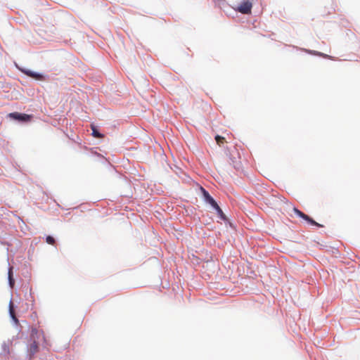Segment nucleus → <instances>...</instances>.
<instances>
[{
    "instance_id": "f257e3e1",
    "label": "nucleus",
    "mask_w": 360,
    "mask_h": 360,
    "mask_svg": "<svg viewBox=\"0 0 360 360\" xmlns=\"http://www.w3.org/2000/svg\"><path fill=\"white\" fill-rule=\"evenodd\" d=\"M38 334L37 328H32L31 330L30 337L33 340V342L30 345L28 352L30 356H34L39 351V345L36 341V337Z\"/></svg>"
},
{
    "instance_id": "f03ea898",
    "label": "nucleus",
    "mask_w": 360,
    "mask_h": 360,
    "mask_svg": "<svg viewBox=\"0 0 360 360\" xmlns=\"http://www.w3.org/2000/svg\"><path fill=\"white\" fill-rule=\"evenodd\" d=\"M292 211L293 212L295 213V214L300 218H302V219L305 220L306 221H307L309 224L313 225V226H318V227H323V225L317 223L316 221H315L313 219H311V217H309L308 215L305 214L304 212H302V211H300V210H298L297 208L296 207H294L292 209Z\"/></svg>"
},
{
    "instance_id": "7ed1b4c3",
    "label": "nucleus",
    "mask_w": 360,
    "mask_h": 360,
    "mask_svg": "<svg viewBox=\"0 0 360 360\" xmlns=\"http://www.w3.org/2000/svg\"><path fill=\"white\" fill-rule=\"evenodd\" d=\"M252 4L250 1H243L237 8V11L243 14L251 13Z\"/></svg>"
},
{
    "instance_id": "20e7f679",
    "label": "nucleus",
    "mask_w": 360,
    "mask_h": 360,
    "mask_svg": "<svg viewBox=\"0 0 360 360\" xmlns=\"http://www.w3.org/2000/svg\"><path fill=\"white\" fill-rule=\"evenodd\" d=\"M8 116L15 120L20 122H29L32 118V116L30 115L19 112H11L8 115Z\"/></svg>"
},
{
    "instance_id": "39448f33",
    "label": "nucleus",
    "mask_w": 360,
    "mask_h": 360,
    "mask_svg": "<svg viewBox=\"0 0 360 360\" xmlns=\"http://www.w3.org/2000/svg\"><path fill=\"white\" fill-rule=\"evenodd\" d=\"M200 190L202 193L205 200L207 203H209L212 207H214V206H217V202L213 199V198L203 187H200Z\"/></svg>"
},
{
    "instance_id": "423d86ee",
    "label": "nucleus",
    "mask_w": 360,
    "mask_h": 360,
    "mask_svg": "<svg viewBox=\"0 0 360 360\" xmlns=\"http://www.w3.org/2000/svg\"><path fill=\"white\" fill-rule=\"evenodd\" d=\"M9 313H10V315H11L12 319L17 323L18 322V320L15 316V310L13 308V304L12 301H11L10 304H9Z\"/></svg>"
},
{
    "instance_id": "0eeeda50",
    "label": "nucleus",
    "mask_w": 360,
    "mask_h": 360,
    "mask_svg": "<svg viewBox=\"0 0 360 360\" xmlns=\"http://www.w3.org/2000/svg\"><path fill=\"white\" fill-rule=\"evenodd\" d=\"M25 73H26V75H27L36 79H38V80H42L44 79L43 75H41L39 73H36V72H31V71H27Z\"/></svg>"
},
{
    "instance_id": "6e6552de",
    "label": "nucleus",
    "mask_w": 360,
    "mask_h": 360,
    "mask_svg": "<svg viewBox=\"0 0 360 360\" xmlns=\"http://www.w3.org/2000/svg\"><path fill=\"white\" fill-rule=\"evenodd\" d=\"M213 208L215 209V210L217 211L220 219H221L223 220H226V216L224 214L222 210L220 208V207L218 205H217V206H214Z\"/></svg>"
},
{
    "instance_id": "1a4fd4ad",
    "label": "nucleus",
    "mask_w": 360,
    "mask_h": 360,
    "mask_svg": "<svg viewBox=\"0 0 360 360\" xmlns=\"http://www.w3.org/2000/svg\"><path fill=\"white\" fill-rule=\"evenodd\" d=\"M91 129H92V135L96 137V138H98V139H101V138H103V135L101 134V133H99L96 129L95 128V127L92 126L91 127Z\"/></svg>"
},
{
    "instance_id": "9d476101",
    "label": "nucleus",
    "mask_w": 360,
    "mask_h": 360,
    "mask_svg": "<svg viewBox=\"0 0 360 360\" xmlns=\"http://www.w3.org/2000/svg\"><path fill=\"white\" fill-rule=\"evenodd\" d=\"M215 140L217 143L221 146L224 142H225V138L223 136H221L219 135H217L215 136Z\"/></svg>"
},
{
    "instance_id": "9b49d317",
    "label": "nucleus",
    "mask_w": 360,
    "mask_h": 360,
    "mask_svg": "<svg viewBox=\"0 0 360 360\" xmlns=\"http://www.w3.org/2000/svg\"><path fill=\"white\" fill-rule=\"evenodd\" d=\"M46 242L51 245H54L56 244V240L54 238L51 236H48L46 237Z\"/></svg>"
},
{
    "instance_id": "f8f14e48",
    "label": "nucleus",
    "mask_w": 360,
    "mask_h": 360,
    "mask_svg": "<svg viewBox=\"0 0 360 360\" xmlns=\"http://www.w3.org/2000/svg\"><path fill=\"white\" fill-rule=\"evenodd\" d=\"M307 52L311 53V54H313V55L322 56L323 58H328L329 57L328 55H326V54H324V53H320V52H318V51H308Z\"/></svg>"
},
{
    "instance_id": "ddd939ff",
    "label": "nucleus",
    "mask_w": 360,
    "mask_h": 360,
    "mask_svg": "<svg viewBox=\"0 0 360 360\" xmlns=\"http://www.w3.org/2000/svg\"><path fill=\"white\" fill-rule=\"evenodd\" d=\"M8 281H9L10 286L11 288H13L15 281H14V279L13 278V271H8Z\"/></svg>"
}]
</instances>
